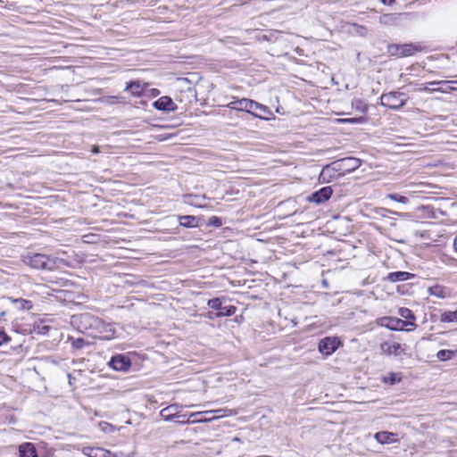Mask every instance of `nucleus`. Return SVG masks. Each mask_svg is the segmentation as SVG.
I'll return each mask as SVG.
<instances>
[{
  "label": "nucleus",
  "mask_w": 457,
  "mask_h": 457,
  "mask_svg": "<svg viewBox=\"0 0 457 457\" xmlns=\"http://www.w3.org/2000/svg\"><path fill=\"white\" fill-rule=\"evenodd\" d=\"M453 246H454L455 251L457 252V236L455 237V238L453 240Z\"/></svg>",
  "instance_id": "obj_47"
},
{
  "label": "nucleus",
  "mask_w": 457,
  "mask_h": 457,
  "mask_svg": "<svg viewBox=\"0 0 457 457\" xmlns=\"http://www.w3.org/2000/svg\"><path fill=\"white\" fill-rule=\"evenodd\" d=\"M82 318L89 324L90 327L95 328L99 332V337L101 339L111 340L114 338L115 328L113 324L105 323L100 318L94 317L89 314H85Z\"/></svg>",
  "instance_id": "obj_2"
},
{
  "label": "nucleus",
  "mask_w": 457,
  "mask_h": 457,
  "mask_svg": "<svg viewBox=\"0 0 457 457\" xmlns=\"http://www.w3.org/2000/svg\"><path fill=\"white\" fill-rule=\"evenodd\" d=\"M403 15V13H385L379 16L378 22L379 24L386 27L397 26L399 25V21Z\"/></svg>",
  "instance_id": "obj_12"
},
{
  "label": "nucleus",
  "mask_w": 457,
  "mask_h": 457,
  "mask_svg": "<svg viewBox=\"0 0 457 457\" xmlns=\"http://www.w3.org/2000/svg\"><path fill=\"white\" fill-rule=\"evenodd\" d=\"M211 418H212V417L211 416ZM195 419H210V417H207V415H202V416H196L193 420H195Z\"/></svg>",
  "instance_id": "obj_45"
},
{
  "label": "nucleus",
  "mask_w": 457,
  "mask_h": 457,
  "mask_svg": "<svg viewBox=\"0 0 457 457\" xmlns=\"http://www.w3.org/2000/svg\"><path fill=\"white\" fill-rule=\"evenodd\" d=\"M391 321L394 324L387 325V327L391 329H398L399 325H401L402 327L406 326V325L416 326L413 322L404 321L400 319H395V320H392Z\"/></svg>",
  "instance_id": "obj_31"
},
{
  "label": "nucleus",
  "mask_w": 457,
  "mask_h": 457,
  "mask_svg": "<svg viewBox=\"0 0 457 457\" xmlns=\"http://www.w3.org/2000/svg\"><path fill=\"white\" fill-rule=\"evenodd\" d=\"M400 380H401V378H397L396 374H395V373H390L387 377L384 378V381L390 385H394L396 382H399Z\"/></svg>",
  "instance_id": "obj_35"
},
{
  "label": "nucleus",
  "mask_w": 457,
  "mask_h": 457,
  "mask_svg": "<svg viewBox=\"0 0 457 457\" xmlns=\"http://www.w3.org/2000/svg\"><path fill=\"white\" fill-rule=\"evenodd\" d=\"M92 152H93L94 154H97V153H99V147L95 145V146L93 147V149H92Z\"/></svg>",
  "instance_id": "obj_46"
},
{
  "label": "nucleus",
  "mask_w": 457,
  "mask_h": 457,
  "mask_svg": "<svg viewBox=\"0 0 457 457\" xmlns=\"http://www.w3.org/2000/svg\"><path fill=\"white\" fill-rule=\"evenodd\" d=\"M20 457H37V450L32 443H24L19 447Z\"/></svg>",
  "instance_id": "obj_20"
},
{
  "label": "nucleus",
  "mask_w": 457,
  "mask_h": 457,
  "mask_svg": "<svg viewBox=\"0 0 457 457\" xmlns=\"http://www.w3.org/2000/svg\"><path fill=\"white\" fill-rule=\"evenodd\" d=\"M350 122H356L357 121V119H351L349 120Z\"/></svg>",
  "instance_id": "obj_48"
},
{
  "label": "nucleus",
  "mask_w": 457,
  "mask_h": 457,
  "mask_svg": "<svg viewBox=\"0 0 457 457\" xmlns=\"http://www.w3.org/2000/svg\"><path fill=\"white\" fill-rule=\"evenodd\" d=\"M380 349L383 353L388 354V355H399L402 352V346L398 343H387L385 342L381 344Z\"/></svg>",
  "instance_id": "obj_16"
},
{
  "label": "nucleus",
  "mask_w": 457,
  "mask_h": 457,
  "mask_svg": "<svg viewBox=\"0 0 457 457\" xmlns=\"http://www.w3.org/2000/svg\"><path fill=\"white\" fill-rule=\"evenodd\" d=\"M109 365L115 370L126 371L130 368L131 361L128 357L117 354L111 359Z\"/></svg>",
  "instance_id": "obj_9"
},
{
  "label": "nucleus",
  "mask_w": 457,
  "mask_h": 457,
  "mask_svg": "<svg viewBox=\"0 0 457 457\" xmlns=\"http://www.w3.org/2000/svg\"><path fill=\"white\" fill-rule=\"evenodd\" d=\"M433 89L434 88H430V87L424 86V87L419 88L418 90L419 91H434Z\"/></svg>",
  "instance_id": "obj_44"
},
{
  "label": "nucleus",
  "mask_w": 457,
  "mask_h": 457,
  "mask_svg": "<svg viewBox=\"0 0 457 457\" xmlns=\"http://www.w3.org/2000/svg\"><path fill=\"white\" fill-rule=\"evenodd\" d=\"M248 112L254 115L255 117H262V114H265L269 112L268 107L259 104L253 100H250V104L248 106Z\"/></svg>",
  "instance_id": "obj_17"
},
{
  "label": "nucleus",
  "mask_w": 457,
  "mask_h": 457,
  "mask_svg": "<svg viewBox=\"0 0 457 457\" xmlns=\"http://www.w3.org/2000/svg\"><path fill=\"white\" fill-rule=\"evenodd\" d=\"M334 166L339 174L352 172L361 166V160L355 157H345L334 162Z\"/></svg>",
  "instance_id": "obj_4"
},
{
  "label": "nucleus",
  "mask_w": 457,
  "mask_h": 457,
  "mask_svg": "<svg viewBox=\"0 0 457 457\" xmlns=\"http://www.w3.org/2000/svg\"><path fill=\"white\" fill-rule=\"evenodd\" d=\"M387 53L391 56H396L401 58V45L391 44L387 46Z\"/></svg>",
  "instance_id": "obj_29"
},
{
  "label": "nucleus",
  "mask_w": 457,
  "mask_h": 457,
  "mask_svg": "<svg viewBox=\"0 0 457 457\" xmlns=\"http://www.w3.org/2000/svg\"><path fill=\"white\" fill-rule=\"evenodd\" d=\"M69 340L71 342V345L75 349H82L87 343L81 337L73 338L70 337Z\"/></svg>",
  "instance_id": "obj_32"
},
{
  "label": "nucleus",
  "mask_w": 457,
  "mask_h": 457,
  "mask_svg": "<svg viewBox=\"0 0 457 457\" xmlns=\"http://www.w3.org/2000/svg\"><path fill=\"white\" fill-rule=\"evenodd\" d=\"M407 98L405 93L392 91L383 94L380 96V103L385 107L398 110L405 105Z\"/></svg>",
  "instance_id": "obj_3"
},
{
  "label": "nucleus",
  "mask_w": 457,
  "mask_h": 457,
  "mask_svg": "<svg viewBox=\"0 0 457 457\" xmlns=\"http://www.w3.org/2000/svg\"><path fill=\"white\" fill-rule=\"evenodd\" d=\"M145 90V86L139 81H130L127 84L125 91L129 92L133 96H139Z\"/></svg>",
  "instance_id": "obj_22"
},
{
  "label": "nucleus",
  "mask_w": 457,
  "mask_h": 457,
  "mask_svg": "<svg viewBox=\"0 0 457 457\" xmlns=\"http://www.w3.org/2000/svg\"><path fill=\"white\" fill-rule=\"evenodd\" d=\"M211 220H212V223L214 224L215 226H220L221 225V222H220V219L217 218V217H212L211 219Z\"/></svg>",
  "instance_id": "obj_40"
},
{
  "label": "nucleus",
  "mask_w": 457,
  "mask_h": 457,
  "mask_svg": "<svg viewBox=\"0 0 457 457\" xmlns=\"http://www.w3.org/2000/svg\"><path fill=\"white\" fill-rule=\"evenodd\" d=\"M207 305L213 310L218 311L216 317H230L236 313L237 307L234 305L223 306L220 298L210 299Z\"/></svg>",
  "instance_id": "obj_5"
},
{
  "label": "nucleus",
  "mask_w": 457,
  "mask_h": 457,
  "mask_svg": "<svg viewBox=\"0 0 457 457\" xmlns=\"http://www.w3.org/2000/svg\"><path fill=\"white\" fill-rule=\"evenodd\" d=\"M386 198L392 200V201H395V202H397V203H400V204H409L410 200L408 197L404 196V195H399V194H387Z\"/></svg>",
  "instance_id": "obj_27"
},
{
  "label": "nucleus",
  "mask_w": 457,
  "mask_h": 457,
  "mask_svg": "<svg viewBox=\"0 0 457 457\" xmlns=\"http://www.w3.org/2000/svg\"><path fill=\"white\" fill-rule=\"evenodd\" d=\"M211 414H216V415L212 416V417H215L213 419V420H215V419H218L220 417H225V416L231 414V411L227 410V409H219V410H212V411H195V412L190 413V417L211 415Z\"/></svg>",
  "instance_id": "obj_19"
},
{
  "label": "nucleus",
  "mask_w": 457,
  "mask_h": 457,
  "mask_svg": "<svg viewBox=\"0 0 457 457\" xmlns=\"http://www.w3.org/2000/svg\"><path fill=\"white\" fill-rule=\"evenodd\" d=\"M340 175L339 170L334 166V162L326 165L320 171L319 180L323 183H328L337 176Z\"/></svg>",
  "instance_id": "obj_10"
},
{
  "label": "nucleus",
  "mask_w": 457,
  "mask_h": 457,
  "mask_svg": "<svg viewBox=\"0 0 457 457\" xmlns=\"http://www.w3.org/2000/svg\"><path fill=\"white\" fill-rule=\"evenodd\" d=\"M22 261L26 265L37 270H54L60 264L68 265L63 259L54 258L43 253H28L22 257Z\"/></svg>",
  "instance_id": "obj_1"
},
{
  "label": "nucleus",
  "mask_w": 457,
  "mask_h": 457,
  "mask_svg": "<svg viewBox=\"0 0 457 457\" xmlns=\"http://www.w3.org/2000/svg\"><path fill=\"white\" fill-rule=\"evenodd\" d=\"M428 293L440 299H445L450 295V291L447 287L441 285H435L428 288Z\"/></svg>",
  "instance_id": "obj_15"
},
{
  "label": "nucleus",
  "mask_w": 457,
  "mask_h": 457,
  "mask_svg": "<svg viewBox=\"0 0 457 457\" xmlns=\"http://www.w3.org/2000/svg\"><path fill=\"white\" fill-rule=\"evenodd\" d=\"M333 190L331 187H324L307 197L309 203H315L320 204L328 201L332 195Z\"/></svg>",
  "instance_id": "obj_7"
},
{
  "label": "nucleus",
  "mask_w": 457,
  "mask_h": 457,
  "mask_svg": "<svg viewBox=\"0 0 457 457\" xmlns=\"http://www.w3.org/2000/svg\"><path fill=\"white\" fill-rule=\"evenodd\" d=\"M194 417H190V414L186 418H180V419H175V420H173L175 423H178V424H181V425H184V424H188V423H204V422H210L212 420H213V419L215 417H212V418H210V419H195V420H191L193 419Z\"/></svg>",
  "instance_id": "obj_24"
},
{
  "label": "nucleus",
  "mask_w": 457,
  "mask_h": 457,
  "mask_svg": "<svg viewBox=\"0 0 457 457\" xmlns=\"http://www.w3.org/2000/svg\"><path fill=\"white\" fill-rule=\"evenodd\" d=\"M386 212H389V213H392V214L397 215V216H399V217H403V216H406V215H407V213L393 212V211H390V210H386Z\"/></svg>",
  "instance_id": "obj_42"
},
{
  "label": "nucleus",
  "mask_w": 457,
  "mask_h": 457,
  "mask_svg": "<svg viewBox=\"0 0 457 457\" xmlns=\"http://www.w3.org/2000/svg\"><path fill=\"white\" fill-rule=\"evenodd\" d=\"M87 453L85 452V453L89 457H104V453L99 448H97V449L88 448V449H87Z\"/></svg>",
  "instance_id": "obj_33"
},
{
  "label": "nucleus",
  "mask_w": 457,
  "mask_h": 457,
  "mask_svg": "<svg viewBox=\"0 0 457 457\" xmlns=\"http://www.w3.org/2000/svg\"><path fill=\"white\" fill-rule=\"evenodd\" d=\"M99 427L101 428V429L104 432H107V431H112L113 430V428L112 426L110 424V423H107V422H101L99 424Z\"/></svg>",
  "instance_id": "obj_37"
},
{
  "label": "nucleus",
  "mask_w": 457,
  "mask_h": 457,
  "mask_svg": "<svg viewBox=\"0 0 457 457\" xmlns=\"http://www.w3.org/2000/svg\"><path fill=\"white\" fill-rule=\"evenodd\" d=\"M428 85H448V89L453 91H457V80H439V81H431L428 82Z\"/></svg>",
  "instance_id": "obj_26"
},
{
  "label": "nucleus",
  "mask_w": 457,
  "mask_h": 457,
  "mask_svg": "<svg viewBox=\"0 0 457 457\" xmlns=\"http://www.w3.org/2000/svg\"><path fill=\"white\" fill-rule=\"evenodd\" d=\"M422 47L420 44H403L401 45V58L414 55L416 53L420 52Z\"/></svg>",
  "instance_id": "obj_14"
},
{
  "label": "nucleus",
  "mask_w": 457,
  "mask_h": 457,
  "mask_svg": "<svg viewBox=\"0 0 457 457\" xmlns=\"http://www.w3.org/2000/svg\"><path fill=\"white\" fill-rule=\"evenodd\" d=\"M154 107L159 111L170 112L177 109V105L170 96H162L154 103Z\"/></svg>",
  "instance_id": "obj_11"
},
{
  "label": "nucleus",
  "mask_w": 457,
  "mask_h": 457,
  "mask_svg": "<svg viewBox=\"0 0 457 457\" xmlns=\"http://www.w3.org/2000/svg\"><path fill=\"white\" fill-rule=\"evenodd\" d=\"M374 437L380 444H392L398 441L397 434L389 431H379Z\"/></svg>",
  "instance_id": "obj_13"
},
{
  "label": "nucleus",
  "mask_w": 457,
  "mask_h": 457,
  "mask_svg": "<svg viewBox=\"0 0 457 457\" xmlns=\"http://www.w3.org/2000/svg\"><path fill=\"white\" fill-rule=\"evenodd\" d=\"M340 345V341L337 337H325L319 343V351L324 355L332 354Z\"/></svg>",
  "instance_id": "obj_6"
},
{
  "label": "nucleus",
  "mask_w": 457,
  "mask_h": 457,
  "mask_svg": "<svg viewBox=\"0 0 457 457\" xmlns=\"http://www.w3.org/2000/svg\"><path fill=\"white\" fill-rule=\"evenodd\" d=\"M250 100L251 99H247V98L237 99V100L230 102L228 104V107L232 110L248 112V111H249L248 106L250 104Z\"/></svg>",
  "instance_id": "obj_21"
},
{
  "label": "nucleus",
  "mask_w": 457,
  "mask_h": 457,
  "mask_svg": "<svg viewBox=\"0 0 457 457\" xmlns=\"http://www.w3.org/2000/svg\"><path fill=\"white\" fill-rule=\"evenodd\" d=\"M179 225L185 228H195L198 226V219L195 216L185 215L179 216Z\"/></svg>",
  "instance_id": "obj_23"
},
{
  "label": "nucleus",
  "mask_w": 457,
  "mask_h": 457,
  "mask_svg": "<svg viewBox=\"0 0 457 457\" xmlns=\"http://www.w3.org/2000/svg\"><path fill=\"white\" fill-rule=\"evenodd\" d=\"M381 3L385 5L391 6L395 3V0H381Z\"/></svg>",
  "instance_id": "obj_41"
},
{
  "label": "nucleus",
  "mask_w": 457,
  "mask_h": 457,
  "mask_svg": "<svg viewBox=\"0 0 457 457\" xmlns=\"http://www.w3.org/2000/svg\"><path fill=\"white\" fill-rule=\"evenodd\" d=\"M14 303L20 310H30L32 308V303L29 300L20 298L14 300Z\"/></svg>",
  "instance_id": "obj_30"
},
{
  "label": "nucleus",
  "mask_w": 457,
  "mask_h": 457,
  "mask_svg": "<svg viewBox=\"0 0 457 457\" xmlns=\"http://www.w3.org/2000/svg\"><path fill=\"white\" fill-rule=\"evenodd\" d=\"M355 27V32L360 35L361 37H367L368 35V29L365 26L354 24Z\"/></svg>",
  "instance_id": "obj_36"
},
{
  "label": "nucleus",
  "mask_w": 457,
  "mask_h": 457,
  "mask_svg": "<svg viewBox=\"0 0 457 457\" xmlns=\"http://www.w3.org/2000/svg\"><path fill=\"white\" fill-rule=\"evenodd\" d=\"M444 86H445V87H438V88H436V91H439V92H443V93H445V92H446L447 90H449V89H448V85H444Z\"/></svg>",
  "instance_id": "obj_43"
},
{
  "label": "nucleus",
  "mask_w": 457,
  "mask_h": 457,
  "mask_svg": "<svg viewBox=\"0 0 457 457\" xmlns=\"http://www.w3.org/2000/svg\"><path fill=\"white\" fill-rule=\"evenodd\" d=\"M415 277L414 274L407 272V271H395L390 272L386 278L390 282H397V281H405L409 280L411 278H413Z\"/></svg>",
  "instance_id": "obj_18"
},
{
  "label": "nucleus",
  "mask_w": 457,
  "mask_h": 457,
  "mask_svg": "<svg viewBox=\"0 0 457 457\" xmlns=\"http://www.w3.org/2000/svg\"><path fill=\"white\" fill-rule=\"evenodd\" d=\"M441 322H457V309L455 311L445 312L440 316Z\"/></svg>",
  "instance_id": "obj_25"
},
{
  "label": "nucleus",
  "mask_w": 457,
  "mask_h": 457,
  "mask_svg": "<svg viewBox=\"0 0 457 457\" xmlns=\"http://www.w3.org/2000/svg\"><path fill=\"white\" fill-rule=\"evenodd\" d=\"M10 340V337L4 332L0 331V345L7 343Z\"/></svg>",
  "instance_id": "obj_38"
},
{
  "label": "nucleus",
  "mask_w": 457,
  "mask_h": 457,
  "mask_svg": "<svg viewBox=\"0 0 457 457\" xmlns=\"http://www.w3.org/2000/svg\"><path fill=\"white\" fill-rule=\"evenodd\" d=\"M356 108L360 110L361 112H366L367 111V106L361 101L357 102Z\"/></svg>",
  "instance_id": "obj_39"
},
{
  "label": "nucleus",
  "mask_w": 457,
  "mask_h": 457,
  "mask_svg": "<svg viewBox=\"0 0 457 457\" xmlns=\"http://www.w3.org/2000/svg\"><path fill=\"white\" fill-rule=\"evenodd\" d=\"M454 356V352L452 350H440L436 353V357L440 361H448Z\"/></svg>",
  "instance_id": "obj_28"
},
{
  "label": "nucleus",
  "mask_w": 457,
  "mask_h": 457,
  "mask_svg": "<svg viewBox=\"0 0 457 457\" xmlns=\"http://www.w3.org/2000/svg\"><path fill=\"white\" fill-rule=\"evenodd\" d=\"M179 404H170L160 411V416L165 421L175 420V419L186 418L187 414H181Z\"/></svg>",
  "instance_id": "obj_8"
},
{
  "label": "nucleus",
  "mask_w": 457,
  "mask_h": 457,
  "mask_svg": "<svg viewBox=\"0 0 457 457\" xmlns=\"http://www.w3.org/2000/svg\"><path fill=\"white\" fill-rule=\"evenodd\" d=\"M399 313H400V315L403 319L411 320H415V315L413 314V312L411 310L407 309V308L400 309Z\"/></svg>",
  "instance_id": "obj_34"
}]
</instances>
